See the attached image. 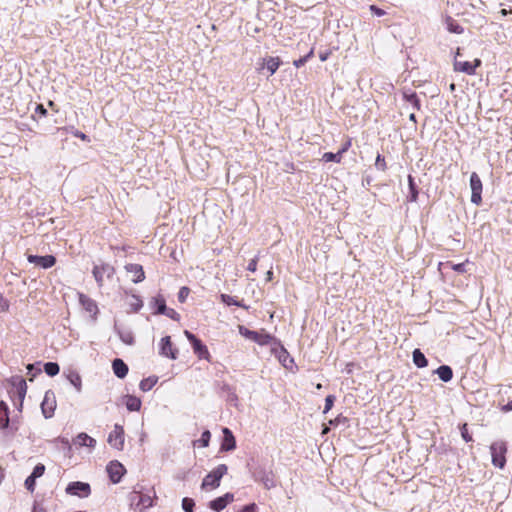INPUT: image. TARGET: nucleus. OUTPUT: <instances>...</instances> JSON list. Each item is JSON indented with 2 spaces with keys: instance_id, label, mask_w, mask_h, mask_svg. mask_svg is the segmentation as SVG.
I'll use <instances>...</instances> for the list:
<instances>
[{
  "instance_id": "nucleus-1",
  "label": "nucleus",
  "mask_w": 512,
  "mask_h": 512,
  "mask_svg": "<svg viewBox=\"0 0 512 512\" xmlns=\"http://www.w3.org/2000/svg\"><path fill=\"white\" fill-rule=\"evenodd\" d=\"M10 382L12 389L9 391V394L11 395L14 404L17 406L18 411L21 412L27 392L26 381L20 376H15L11 378Z\"/></svg>"
},
{
  "instance_id": "nucleus-2",
  "label": "nucleus",
  "mask_w": 512,
  "mask_h": 512,
  "mask_svg": "<svg viewBox=\"0 0 512 512\" xmlns=\"http://www.w3.org/2000/svg\"><path fill=\"white\" fill-rule=\"evenodd\" d=\"M153 495L151 492L144 493L141 490H133L129 495L130 505L131 507L137 511L142 512L153 505Z\"/></svg>"
},
{
  "instance_id": "nucleus-3",
  "label": "nucleus",
  "mask_w": 512,
  "mask_h": 512,
  "mask_svg": "<svg viewBox=\"0 0 512 512\" xmlns=\"http://www.w3.org/2000/svg\"><path fill=\"white\" fill-rule=\"evenodd\" d=\"M227 471V465L219 464L204 477L201 488L203 490H212L218 488L222 477L227 473Z\"/></svg>"
},
{
  "instance_id": "nucleus-4",
  "label": "nucleus",
  "mask_w": 512,
  "mask_h": 512,
  "mask_svg": "<svg viewBox=\"0 0 512 512\" xmlns=\"http://www.w3.org/2000/svg\"><path fill=\"white\" fill-rule=\"evenodd\" d=\"M506 452H507V446H506V443L503 441H496L490 445L492 464L495 467L502 469L505 466Z\"/></svg>"
},
{
  "instance_id": "nucleus-5",
  "label": "nucleus",
  "mask_w": 512,
  "mask_h": 512,
  "mask_svg": "<svg viewBox=\"0 0 512 512\" xmlns=\"http://www.w3.org/2000/svg\"><path fill=\"white\" fill-rule=\"evenodd\" d=\"M107 442L112 448L117 450H123L125 442V433L122 425H114L113 430L108 435Z\"/></svg>"
},
{
  "instance_id": "nucleus-6",
  "label": "nucleus",
  "mask_w": 512,
  "mask_h": 512,
  "mask_svg": "<svg viewBox=\"0 0 512 512\" xmlns=\"http://www.w3.org/2000/svg\"><path fill=\"white\" fill-rule=\"evenodd\" d=\"M184 335L186 336V338L188 339V341L192 345L194 353L200 359L209 360L210 353H209L206 345H204L200 339H198L193 333H191L188 330L184 331Z\"/></svg>"
},
{
  "instance_id": "nucleus-7",
  "label": "nucleus",
  "mask_w": 512,
  "mask_h": 512,
  "mask_svg": "<svg viewBox=\"0 0 512 512\" xmlns=\"http://www.w3.org/2000/svg\"><path fill=\"white\" fill-rule=\"evenodd\" d=\"M256 481L261 482L266 489H272L276 486V480L271 470L259 467L253 472Z\"/></svg>"
},
{
  "instance_id": "nucleus-8",
  "label": "nucleus",
  "mask_w": 512,
  "mask_h": 512,
  "mask_svg": "<svg viewBox=\"0 0 512 512\" xmlns=\"http://www.w3.org/2000/svg\"><path fill=\"white\" fill-rule=\"evenodd\" d=\"M66 493L80 498H87L91 494V488L88 483L81 481L70 482L66 489Z\"/></svg>"
},
{
  "instance_id": "nucleus-9",
  "label": "nucleus",
  "mask_w": 512,
  "mask_h": 512,
  "mask_svg": "<svg viewBox=\"0 0 512 512\" xmlns=\"http://www.w3.org/2000/svg\"><path fill=\"white\" fill-rule=\"evenodd\" d=\"M470 188H471V202L475 205H480L482 202V181L476 172H472L470 176Z\"/></svg>"
},
{
  "instance_id": "nucleus-10",
  "label": "nucleus",
  "mask_w": 512,
  "mask_h": 512,
  "mask_svg": "<svg viewBox=\"0 0 512 512\" xmlns=\"http://www.w3.org/2000/svg\"><path fill=\"white\" fill-rule=\"evenodd\" d=\"M92 273L98 286L101 287L105 276L107 278H111L113 276L114 268L110 264L102 263L101 265H95Z\"/></svg>"
},
{
  "instance_id": "nucleus-11",
  "label": "nucleus",
  "mask_w": 512,
  "mask_h": 512,
  "mask_svg": "<svg viewBox=\"0 0 512 512\" xmlns=\"http://www.w3.org/2000/svg\"><path fill=\"white\" fill-rule=\"evenodd\" d=\"M107 473L112 483L117 484L121 481L122 476L126 472L125 467L118 461H111L107 465Z\"/></svg>"
},
{
  "instance_id": "nucleus-12",
  "label": "nucleus",
  "mask_w": 512,
  "mask_h": 512,
  "mask_svg": "<svg viewBox=\"0 0 512 512\" xmlns=\"http://www.w3.org/2000/svg\"><path fill=\"white\" fill-rule=\"evenodd\" d=\"M41 409L45 418H51L53 416L56 409V399L52 391H46L41 403Z\"/></svg>"
},
{
  "instance_id": "nucleus-13",
  "label": "nucleus",
  "mask_w": 512,
  "mask_h": 512,
  "mask_svg": "<svg viewBox=\"0 0 512 512\" xmlns=\"http://www.w3.org/2000/svg\"><path fill=\"white\" fill-rule=\"evenodd\" d=\"M78 297H79V303L82 306V308L87 313L90 314V316L93 320H96L98 312H99L98 305H97L96 301L83 293H79Z\"/></svg>"
},
{
  "instance_id": "nucleus-14",
  "label": "nucleus",
  "mask_w": 512,
  "mask_h": 512,
  "mask_svg": "<svg viewBox=\"0 0 512 512\" xmlns=\"http://www.w3.org/2000/svg\"><path fill=\"white\" fill-rule=\"evenodd\" d=\"M27 260L29 263L35 264L43 269L51 268L56 263V258L53 255H28Z\"/></svg>"
},
{
  "instance_id": "nucleus-15",
  "label": "nucleus",
  "mask_w": 512,
  "mask_h": 512,
  "mask_svg": "<svg viewBox=\"0 0 512 512\" xmlns=\"http://www.w3.org/2000/svg\"><path fill=\"white\" fill-rule=\"evenodd\" d=\"M159 353L164 357L173 360L177 359L178 350L176 348H173L170 336H165L161 339Z\"/></svg>"
},
{
  "instance_id": "nucleus-16",
  "label": "nucleus",
  "mask_w": 512,
  "mask_h": 512,
  "mask_svg": "<svg viewBox=\"0 0 512 512\" xmlns=\"http://www.w3.org/2000/svg\"><path fill=\"white\" fill-rule=\"evenodd\" d=\"M481 65V60L475 59L474 62L468 61H454V70L466 73L468 75H474L476 68Z\"/></svg>"
},
{
  "instance_id": "nucleus-17",
  "label": "nucleus",
  "mask_w": 512,
  "mask_h": 512,
  "mask_svg": "<svg viewBox=\"0 0 512 512\" xmlns=\"http://www.w3.org/2000/svg\"><path fill=\"white\" fill-rule=\"evenodd\" d=\"M234 500V494L228 492L224 494L221 497H218L212 501L209 502V507L216 511L220 512L223 510L229 503H231Z\"/></svg>"
},
{
  "instance_id": "nucleus-18",
  "label": "nucleus",
  "mask_w": 512,
  "mask_h": 512,
  "mask_svg": "<svg viewBox=\"0 0 512 512\" xmlns=\"http://www.w3.org/2000/svg\"><path fill=\"white\" fill-rule=\"evenodd\" d=\"M126 271L132 275V282L133 283H140L145 279V273L143 270L142 265L140 264H127L125 266Z\"/></svg>"
},
{
  "instance_id": "nucleus-19",
  "label": "nucleus",
  "mask_w": 512,
  "mask_h": 512,
  "mask_svg": "<svg viewBox=\"0 0 512 512\" xmlns=\"http://www.w3.org/2000/svg\"><path fill=\"white\" fill-rule=\"evenodd\" d=\"M166 301L162 295L152 297L149 301V308L153 310L154 314L163 315L166 312Z\"/></svg>"
},
{
  "instance_id": "nucleus-20",
  "label": "nucleus",
  "mask_w": 512,
  "mask_h": 512,
  "mask_svg": "<svg viewBox=\"0 0 512 512\" xmlns=\"http://www.w3.org/2000/svg\"><path fill=\"white\" fill-rule=\"evenodd\" d=\"M222 432H223V441L221 444V450L222 451L234 450L236 448V440H235L233 433L228 428H223Z\"/></svg>"
},
{
  "instance_id": "nucleus-21",
  "label": "nucleus",
  "mask_w": 512,
  "mask_h": 512,
  "mask_svg": "<svg viewBox=\"0 0 512 512\" xmlns=\"http://www.w3.org/2000/svg\"><path fill=\"white\" fill-rule=\"evenodd\" d=\"M73 443L78 447H88L91 449L96 446V440L84 432L79 433L73 440Z\"/></svg>"
},
{
  "instance_id": "nucleus-22",
  "label": "nucleus",
  "mask_w": 512,
  "mask_h": 512,
  "mask_svg": "<svg viewBox=\"0 0 512 512\" xmlns=\"http://www.w3.org/2000/svg\"><path fill=\"white\" fill-rule=\"evenodd\" d=\"M112 369L114 374L120 379L125 378L129 371L128 365L120 358L113 360Z\"/></svg>"
},
{
  "instance_id": "nucleus-23",
  "label": "nucleus",
  "mask_w": 512,
  "mask_h": 512,
  "mask_svg": "<svg viewBox=\"0 0 512 512\" xmlns=\"http://www.w3.org/2000/svg\"><path fill=\"white\" fill-rule=\"evenodd\" d=\"M272 353L285 367H288L287 361H289L290 363L293 362V359L290 358L289 353L281 343H279L277 347H272Z\"/></svg>"
},
{
  "instance_id": "nucleus-24",
  "label": "nucleus",
  "mask_w": 512,
  "mask_h": 512,
  "mask_svg": "<svg viewBox=\"0 0 512 512\" xmlns=\"http://www.w3.org/2000/svg\"><path fill=\"white\" fill-rule=\"evenodd\" d=\"M259 345H270L272 347H277V345L280 343V341L268 333H259L257 332V336L255 341Z\"/></svg>"
},
{
  "instance_id": "nucleus-25",
  "label": "nucleus",
  "mask_w": 512,
  "mask_h": 512,
  "mask_svg": "<svg viewBox=\"0 0 512 512\" xmlns=\"http://www.w3.org/2000/svg\"><path fill=\"white\" fill-rule=\"evenodd\" d=\"M115 331L123 343L127 345L134 343V335L130 329L115 325Z\"/></svg>"
},
{
  "instance_id": "nucleus-26",
  "label": "nucleus",
  "mask_w": 512,
  "mask_h": 512,
  "mask_svg": "<svg viewBox=\"0 0 512 512\" xmlns=\"http://www.w3.org/2000/svg\"><path fill=\"white\" fill-rule=\"evenodd\" d=\"M124 404L129 411H139L142 405L141 399L134 395L124 396Z\"/></svg>"
},
{
  "instance_id": "nucleus-27",
  "label": "nucleus",
  "mask_w": 512,
  "mask_h": 512,
  "mask_svg": "<svg viewBox=\"0 0 512 512\" xmlns=\"http://www.w3.org/2000/svg\"><path fill=\"white\" fill-rule=\"evenodd\" d=\"M9 426V408L4 401H0V428L5 429Z\"/></svg>"
},
{
  "instance_id": "nucleus-28",
  "label": "nucleus",
  "mask_w": 512,
  "mask_h": 512,
  "mask_svg": "<svg viewBox=\"0 0 512 512\" xmlns=\"http://www.w3.org/2000/svg\"><path fill=\"white\" fill-rule=\"evenodd\" d=\"M435 373L443 382H449L453 377V371L448 365H441L436 369Z\"/></svg>"
},
{
  "instance_id": "nucleus-29",
  "label": "nucleus",
  "mask_w": 512,
  "mask_h": 512,
  "mask_svg": "<svg viewBox=\"0 0 512 512\" xmlns=\"http://www.w3.org/2000/svg\"><path fill=\"white\" fill-rule=\"evenodd\" d=\"M408 187L409 195L407 196V200L409 202H416L418 199L419 190L414 181V178L411 175H408Z\"/></svg>"
},
{
  "instance_id": "nucleus-30",
  "label": "nucleus",
  "mask_w": 512,
  "mask_h": 512,
  "mask_svg": "<svg viewBox=\"0 0 512 512\" xmlns=\"http://www.w3.org/2000/svg\"><path fill=\"white\" fill-rule=\"evenodd\" d=\"M157 382V376H150L140 381L139 388L143 392H148L157 384Z\"/></svg>"
},
{
  "instance_id": "nucleus-31",
  "label": "nucleus",
  "mask_w": 512,
  "mask_h": 512,
  "mask_svg": "<svg viewBox=\"0 0 512 512\" xmlns=\"http://www.w3.org/2000/svg\"><path fill=\"white\" fill-rule=\"evenodd\" d=\"M413 363L418 367V368H424L427 366L428 364V361L425 357V355L421 352L420 349H415L413 351Z\"/></svg>"
},
{
  "instance_id": "nucleus-32",
  "label": "nucleus",
  "mask_w": 512,
  "mask_h": 512,
  "mask_svg": "<svg viewBox=\"0 0 512 512\" xmlns=\"http://www.w3.org/2000/svg\"><path fill=\"white\" fill-rule=\"evenodd\" d=\"M346 151V148L340 149L337 153L326 152L322 156V160L325 162L339 163L342 159V154Z\"/></svg>"
},
{
  "instance_id": "nucleus-33",
  "label": "nucleus",
  "mask_w": 512,
  "mask_h": 512,
  "mask_svg": "<svg viewBox=\"0 0 512 512\" xmlns=\"http://www.w3.org/2000/svg\"><path fill=\"white\" fill-rule=\"evenodd\" d=\"M403 98L408 102L410 103L414 109L416 110H419L421 105H420V100L417 96V94L415 92H404L403 93Z\"/></svg>"
},
{
  "instance_id": "nucleus-34",
  "label": "nucleus",
  "mask_w": 512,
  "mask_h": 512,
  "mask_svg": "<svg viewBox=\"0 0 512 512\" xmlns=\"http://www.w3.org/2000/svg\"><path fill=\"white\" fill-rule=\"evenodd\" d=\"M68 381L71 385L75 387L77 392H80L82 389V379L81 376L77 372H70L67 376Z\"/></svg>"
},
{
  "instance_id": "nucleus-35",
  "label": "nucleus",
  "mask_w": 512,
  "mask_h": 512,
  "mask_svg": "<svg viewBox=\"0 0 512 512\" xmlns=\"http://www.w3.org/2000/svg\"><path fill=\"white\" fill-rule=\"evenodd\" d=\"M447 29L451 33L455 34H462L464 32V28L457 23L455 20H453L451 17H448L447 20Z\"/></svg>"
},
{
  "instance_id": "nucleus-36",
  "label": "nucleus",
  "mask_w": 512,
  "mask_h": 512,
  "mask_svg": "<svg viewBox=\"0 0 512 512\" xmlns=\"http://www.w3.org/2000/svg\"><path fill=\"white\" fill-rule=\"evenodd\" d=\"M220 298H221V301L228 306L233 305V306L246 308V306L244 304H242L239 300H237L235 297L230 296L228 294H221Z\"/></svg>"
},
{
  "instance_id": "nucleus-37",
  "label": "nucleus",
  "mask_w": 512,
  "mask_h": 512,
  "mask_svg": "<svg viewBox=\"0 0 512 512\" xmlns=\"http://www.w3.org/2000/svg\"><path fill=\"white\" fill-rule=\"evenodd\" d=\"M44 371L48 376L53 377L59 373L60 367L56 362H47L44 364Z\"/></svg>"
},
{
  "instance_id": "nucleus-38",
  "label": "nucleus",
  "mask_w": 512,
  "mask_h": 512,
  "mask_svg": "<svg viewBox=\"0 0 512 512\" xmlns=\"http://www.w3.org/2000/svg\"><path fill=\"white\" fill-rule=\"evenodd\" d=\"M211 438V433L209 430H205L200 439L194 441V445H198L200 447H207L209 445V441Z\"/></svg>"
},
{
  "instance_id": "nucleus-39",
  "label": "nucleus",
  "mask_w": 512,
  "mask_h": 512,
  "mask_svg": "<svg viewBox=\"0 0 512 512\" xmlns=\"http://www.w3.org/2000/svg\"><path fill=\"white\" fill-rule=\"evenodd\" d=\"M280 61L279 58L270 57L266 62V67L270 72V75L274 74L279 68Z\"/></svg>"
},
{
  "instance_id": "nucleus-40",
  "label": "nucleus",
  "mask_w": 512,
  "mask_h": 512,
  "mask_svg": "<svg viewBox=\"0 0 512 512\" xmlns=\"http://www.w3.org/2000/svg\"><path fill=\"white\" fill-rule=\"evenodd\" d=\"M195 501L192 498L184 497L182 499V509L184 512H194Z\"/></svg>"
},
{
  "instance_id": "nucleus-41",
  "label": "nucleus",
  "mask_w": 512,
  "mask_h": 512,
  "mask_svg": "<svg viewBox=\"0 0 512 512\" xmlns=\"http://www.w3.org/2000/svg\"><path fill=\"white\" fill-rule=\"evenodd\" d=\"M239 332L245 338H248V339L253 340V341H255L256 336H257V332L256 331L249 330V329H247L244 326H239Z\"/></svg>"
},
{
  "instance_id": "nucleus-42",
  "label": "nucleus",
  "mask_w": 512,
  "mask_h": 512,
  "mask_svg": "<svg viewBox=\"0 0 512 512\" xmlns=\"http://www.w3.org/2000/svg\"><path fill=\"white\" fill-rule=\"evenodd\" d=\"M224 388L229 390V395H227V401L233 405H236L237 401H238V397H237L234 389L227 384L224 385Z\"/></svg>"
},
{
  "instance_id": "nucleus-43",
  "label": "nucleus",
  "mask_w": 512,
  "mask_h": 512,
  "mask_svg": "<svg viewBox=\"0 0 512 512\" xmlns=\"http://www.w3.org/2000/svg\"><path fill=\"white\" fill-rule=\"evenodd\" d=\"M189 294H190V289L188 287H186V286L181 287L178 292L179 302L184 303L186 301L187 297L189 296Z\"/></svg>"
},
{
  "instance_id": "nucleus-44",
  "label": "nucleus",
  "mask_w": 512,
  "mask_h": 512,
  "mask_svg": "<svg viewBox=\"0 0 512 512\" xmlns=\"http://www.w3.org/2000/svg\"><path fill=\"white\" fill-rule=\"evenodd\" d=\"M335 399H336V397L334 395H328L325 398V406H324V410H323L324 414H326L328 411L331 410V408L334 405Z\"/></svg>"
},
{
  "instance_id": "nucleus-45",
  "label": "nucleus",
  "mask_w": 512,
  "mask_h": 512,
  "mask_svg": "<svg viewBox=\"0 0 512 512\" xmlns=\"http://www.w3.org/2000/svg\"><path fill=\"white\" fill-rule=\"evenodd\" d=\"M45 473V466L41 463L37 464L32 473H31V476L35 477V478H40L41 476H43V474Z\"/></svg>"
},
{
  "instance_id": "nucleus-46",
  "label": "nucleus",
  "mask_w": 512,
  "mask_h": 512,
  "mask_svg": "<svg viewBox=\"0 0 512 512\" xmlns=\"http://www.w3.org/2000/svg\"><path fill=\"white\" fill-rule=\"evenodd\" d=\"M36 479L35 477L29 475L26 480H25V488L30 491V492H33L35 490V485H36Z\"/></svg>"
},
{
  "instance_id": "nucleus-47",
  "label": "nucleus",
  "mask_w": 512,
  "mask_h": 512,
  "mask_svg": "<svg viewBox=\"0 0 512 512\" xmlns=\"http://www.w3.org/2000/svg\"><path fill=\"white\" fill-rule=\"evenodd\" d=\"M461 436L465 442H471L473 440L472 435L468 432V425L465 423L461 426Z\"/></svg>"
},
{
  "instance_id": "nucleus-48",
  "label": "nucleus",
  "mask_w": 512,
  "mask_h": 512,
  "mask_svg": "<svg viewBox=\"0 0 512 512\" xmlns=\"http://www.w3.org/2000/svg\"><path fill=\"white\" fill-rule=\"evenodd\" d=\"M132 298H133L134 301L132 303H130L131 308L134 311L140 310L142 308V306H143V301L137 295H133Z\"/></svg>"
},
{
  "instance_id": "nucleus-49",
  "label": "nucleus",
  "mask_w": 512,
  "mask_h": 512,
  "mask_svg": "<svg viewBox=\"0 0 512 512\" xmlns=\"http://www.w3.org/2000/svg\"><path fill=\"white\" fill-rule=\"evenodd\" d=\"M313 55V50H311L307 55L295 60L293 62L294 66L296 68H300L301 66H303L307 61L308 59Z\"/></svg>"
},
{
  "instance_id": "nucleus-50",
  "label": "nucleus",
  "mask_w": 512,
  "mask_h": 512,
  "mask_svg": "<svg viewBox=\"0 0 512 512\" xmlns=\"http://www.w3.org/2000/svg\"><path fill=\"white\" fill-rule=\"evenodd\" d=\"M375 167L378 170L385 171L386 170V162L384 157H382L380 154L377 155L376 161H375Z\"/></svg>"
},
{
  "instance_id": "nucleus-51",
  "label": "nucleus",
  "mask_w": 512,
  "mask_h": 512,
  "mask_svg": "<svg viewBox=\"0 0 512 512\" xmlns=\"http://www.w3.org/2000/svg\"><path fill=\"white\" fill-rule=\"evenodd\" d=\"M163 315H166L170 319H173V320H176V321H178L180 319V315H179L178 312H176L174 309L167 308V307H166V312H164Z\"/></svg>"
},
{
  "instance_id": "nucleus-52",
  "label": "nucleus",
  "mask_w": 512,
  "mask_h": 512,
  "mask_svg": "<svg viewBox=\"0 0 512 512\" xmlns=\"http://www.w3.org/2000/svg\"><path fill=\"white\" fill-rule=\"evenodd\" d=\"M9 309V302L0 294V313L6 312Z\"/></svg>"
},
{
  "instance_id": "nucleus-53",
  "label": "nucleus",
  "mask_w": 512,
  "mask_h": 512,
  "mask_svg": "<svg viewBox=\"0 0 512 512\" xmlns=\"http://www.w3.org/2000/svg\"><path fill=\"white\" fill-rule=\"evenodd\" d=\"M370 11L378 17L384 16L386 14L383 9L377 7L376 5H371Z\"/></svg>"
},
{
  "instance_id": "nucleus-54",
  "label": "nucleus",
  "mask_w": 512,
  "mask_h": 512,
  "mask_svg": "<svg viewBox=\"0 0 512 512\" xmlns=\"http://www.w3.org/2000/svg\"><path fill=\"white\" fill-rule=\"evenodd\" d=\"M240 512H257V505L255 503H251L245 505Z\"/></svg>"
},
{
  "instance_id": "nucleus-55",
  "label": "nucleus",
  "mask_w": 512,
  "mask_h": 512,
  "mask_svg": "<svg viewBox=\"0 0 512 512\" xmlns=\"http://www.w3.org/2000/svg\"><path fill=\"white\" fill-rule=\"evenodd\" d=\"M257 262H258V258L257 257L253 258L249 262V264L247 266V270H249L250 272H255L257 270Z\"/></svg>"
},
{
  "instance_id": "nucleus-56",
  "label": "nucleus",
  "mask_w": 512,
  "mask_h": 512,
  "mask_svg": "<svg viewBox=\"0 0 512 512\" xmlns=\"http://www.w3.org/2000/svg\"><path fill=\"white\" fill-rule=\"evenodd\" d=\"M57 441H59L68 450H71V444H70L68 438L61 437V438H58Z\"/></svg>"
},
{
  "instance_id": "nucleus-57",
  "label": "nucleus",
  "mask_w": 512,
  "mask_h": 512,
  "mask_svg": "<svg viewBox=\"0 0 512 512\" xmlns=\"http://www.w3.org/2000/svg\"><path fill=\"white\" fill-rule=\"evenodd\" d=\"M465 267V263H459L453 266V270H455L456 272L464 273L466 271Z\"/></svg>"
},
{
  "instance_id": "nucleus-58",
  "label": "nucleus",
  "mask_w": 512,
  "mask_h": 512,
  "mask_svg": "<svg viewBox=\"0 0 512 512\" xmlns=\"http://www.w3.org/2000/svg\"><path fill=\"white\" fill-rule=\"evenodd\" d=\"M73 135L80 138L81 140H84V141H88V136L86 134H84L83 132H80L78 130H73L72 131Z\"/></svg>"
},
{
  "instance_id": "nucleus-59",
  "label": "nucleus",
  "mask_w": 512,
  "mask_h": 512,
  "mask_svg": "<svg viewBox=\"0 0 512 512\" xmlns=\"http://www.w3.org/2000/svg\"><path fill=\"white\" fill-rule=\"evenodd\" d=\"M35 112L40 114L41 116H46L47 110L44 108L42 104L36 106Z\"/></svg>"
},
{
  "instance_id": "nucleus-60",
  "label": "nucleus",
  "mask_w": 512,
  "mask_h": 512,
  "mask_svg": "<svg viewBox=\"0 0 512 512\" xmlns=\"http://www.w3.org/2000/svg\"><path fill=\"white\" fill-rule=\"evenodd\" d=\"M501 410L503 412H509V411H512V400H510L507 404H505L504 406H502Z\"/></svg>"
},
{
  "instance_id": "nucleus-61",
  "label": "nucleus",
  "mask_w": 512,
  "mask_h": 512,
  "mask_svg": "<svg viewBox=\"0 0 512 512\" xmlns=\"http://www.w3.org/2000/svg\"><path fill=\"white\" fill-rule=\"evenodd\" d=\"M342 420H345V418H344V417H340V416H338V417H336L335 419L330 420V424H331V425H337V424H339Z\"/></svg>"
},
{
  "instance_id": "nucleus-62",
  "label": "nucleus",
  "mask_w": 512,
  "mask_h": 512,
  "mask_svg": "<svg viewBox=\"0 0 512 512\" xmlns=\"http://www.w3.org/2000/svg\"><path fill=\"white\" fill-rule=\"evenodd\" d=\"M273 279V271L270 269L266 273V281L269 282Z\"/></svg>"
},
{
  "instance_id": "nucleus-63",
  "label": "nucleus",
  "mask_w": 512,
  "mask_h": 512,
  "mask_svg": "<svg viewBox=\"0 0 512 512\" xmlns=\"http://www.w3.org/2000/svg\"><path fill=\"white\" fill-rule=\"evenodd\" d=\"M500 13L502 16H507L508 14L512 13V10L501 9Z\"/></svg>"
},
{
  "instance_id": "nucleus-64",
  "label": "nucleus",
  "mask_w": 512,
  "mask_h": 512,
  "mask_svg": "<svg viewBox=\"0 0 512 512\" xmlns=\"http://www.w3.org/2000/svg\"><path fill=\"white\" fill-rule=\"evenodd\" d=\"M409 120H410V121H412V122H414V123H416V122H417V120H416V116H415V114H414V113H411V114L409 115Z\"/></svg>"
}]
</instances>
